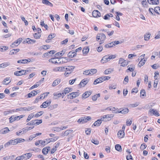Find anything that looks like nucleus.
<instances>
[{
	"label": "nucleus",
	"instance_id": "f257e3e1",
	"mask_svg": "<svg viewBox=\"0 0 160 160\" xmlns=\"http://www.w3.org/2000/svg\"><path fill=\"white\" fill-rule=\"evenodd\" d=\"M119 43L120 42L119 41H115L106 44L105 45V47L107 48H110Z\"/></svg>",
	"mask_w": 160,
	"mask_h": 160
},
{
	"label": "nucleus",
	"instance_id": "f03ea898",
	"mask_svg": "<svg viewBox=\"0 0 160 160\" xmlns=\"http://www.w3.org/2000/svg\"><path fill=\"white\" fill-rule=\"evenodd\" d=\"M80 93L79 92H72L69 94L68 96L69 97L68 98L70 99H72L78 96Z\"/></svg>",
	"mask_w": 160,
	"mask_h": 160
},
{
	"label": "nucleus",
	"instance_id": "7ed1b4c3",
	"mask_svg": "<svg viewBox=\"0 0 160 160\" xmlns=\"http://www.w3.org/2000/svg\"><path fill=\"white\" fill-rule=\"evenodd\" d=\"M17 144L16 139L14 140H10L8 142L6 143L4 146L5 147H7L10 145H16Z\"/></svg>",
	"mask_w": 160,
	"mask_h": 160
},
{
	"label": "nucleus",
	"instance_id": "20e7f679",
	"mask_svg": "<svg viewBox=\"0 0 160 160\" xmlns=\"http://www.w3.org/2000/svg\"><path fill=\"white\" fill-rule=\"evenodd\" d=\"M64 67L65 68V71L68 72H71V73L75 68V67L74 66H68Z\"/></svg>",
	"mask_w": 160,
	"mask_h": 160
},
{
	"label": "nucleus",
	"instance_id": "39448f33",
	"mask_svg": "<svg viewBox=\"0 0 160 160\" xmlns=\"http://www.w3.org/2000/svg\"><path fill=\"white\" fill-rule=\"evenodd\" d=\"M51 101L50 100H47V101L44 102L40 106L41 108H45L47 107L50 105L51 103Z\"/></svg>",
	"mask_w": 160,
	"mask_h": 160
},
{
	"label": "nucleus",
	"instance_id": "423d86ee",
	"mask_svg": "<svg viewBox=\"0 0 160 160\" xmlns=\"http://www.w3.org/2000/svg\"><path fill=\"white\" fill-rule=\"evenodd\" d=\"M88 82V80L87 78H85L82 80L80 83L78 84L80 87H84Z\"/></svg>",
	"mask_w": 160,
	"mask_h": 160
},
{
	"label": "nucleus",
	"instance_id": "0eeeda50",
	"mask_svg": "<svg viewBox=\"0 0 160 160\" xmlns=\"http://www.w3.org/2000/svg\"><path fill=\"white\" fill-rule=\"evenodd\" d=\"M92 15L95 18L100 17L101 16V13L98 11L94 10L92 12Z\"/></svg>",
	"mask_w": 160,
	"mask_h": 160
},
{
	"label": "nucleus",
	"instance_id": "6e6552de",
	"mask_svg": "<svg viewBox=\"0 0 160 160\" xmlns=\"http://www.w3.org/2000/svg\"><path fill=\"white\" fill-rule=\"evenodd\" d=\"M50 147H46L42 149V152L43 154L46 155L48 154V152L50 151Z\"/></svg>",
	"mask_w": 160,
	"mask_h": 160
},
{
	"label": "nucleus",
	"instance_id": "1a4fd4ad",
	"mask_svg": "<svg viewBox=\"0 0 160 160\" xmlns=\"http://www.w3.org/2000/svg\"><path fill=\"white\" fill-rule=\"evenodd\" d=\"M24 70H21L19 71H16L14 72V75L17 76H21L25 75V73H24Z\"/></svg>",
	"mask_w": 160,
	"mask_h": 160
},
{
	"label": "nucleus",
	"instance_id": "9d476101",
	"mask_svg": "<svg viewBox=\"0 0 160 160\" xmlns=\"http://www.w3.org/2000/svg\"><path fill=\"white\" fill-rule=\"evenodd\" d=\"M109 61L108 55H106L102 57L101 60V62L102 63H106Z\"/></svg>",
	"mask_w": 160,
	"mask_h": 160
},
{
	"label": "nucleus",
	"instance_id": "9b49d317",
	"mask_svg": "<svg viewBox=\"0 0 160 160\" xmlns=\"http://www.w3.org/2000/svg\"><path fill=\"white\" fill-rule=\"evenodd\" d=\"M92 93V92L90 91H87V92H85L82 95V98H86L88 97L89 96H90Z\"/></svg>",
	"mask_w": 160,
	"mask_h": 160
},
{
	"label": "nucleus",
	"instance_id": "f8f14e48",
	"mask_svg": "<svg viewBox=\"0 0 160 160\" xmlns=\"http://www.w3.org/2000/svg\"><path fill=\"white\" fill-rule=\"evenodd\" d=\"M19 117H14V116H12L9 118V120L10 122H12L14 121L15 120H20V118H19Z\"/></svg>",
	"mask_w": 160,
	"mask_h": 160
},
{
	"label": "nucleus",
	"instance_id": "ddd939ff",
	"mask_svg": "<svg viewBox=\"0 0 160 160\" xmlns=\"http://www.w3.org/2000/svg\"><path fill=\"white\" fill-rule=\"evenodd\" d=\"M42 2L46 5L51 7H52L53 6V4L48 0H42Z\"/></svg>",
	"mask_w": 160,
	"mask_h": 160
},
{
	"label": "nucleus",
	"instance_id": "4468645a",
	"mask_svg": "<svg viewBox=\"0 0 160 160\" xmlns=\"http://www.w3.org/2000/svg\"><path fill=\"white\" fill-rule=\"evenodd\" d=\"M32 154L31 153H28L26 154H24L22 155L24 157V159L25 160H27L30 158L32 156Z\"/></svg>",
	"mask_w": 160,
	"mask_h": 160
},
{
	"label": "nucleus",
	"instance_id": "2eb2a0df",
	"mask_svg": "<svg viewBox=\"0 0 160 160\" xmlns=\"http://www.w3.org/2000/svg\"><path fill=\"white\" fill-rule=\"evenodd\" d=\"M124 132L123 130L119 131L118 133V136L119 138H122L124 137Z\"/></svg>",
	"mask_w": 160,
	"mask_h": 160
},
{
	"label": "nucleus",
	"instance_id": "dca6fc26",
	"mask_svg": "<svg viewBox=\"0 0 160 160\" xmlns=\"http://www.w3.org/2000/svg\"><path fill=\"white\" fill-rule=\"evenodd\" d=\"M77 53L76 52L72 51L70 52L68 54V57L70 58H72L76 55Z\"/></svg>",
	"mask_w": 160,
	"mask_h": 160
},
{
	"label": "nucleus",
	"instance_id": "f3484780",
	"mask_svg": "<svg viewBox=\"0 0 160 160\" xmlns=\"http://www.w3.org/2000/svg\"><path fill=\"white\" fill-rule=\"evenodd\" d=\"M54 70L55 71L62 72L65 71V68L64 67H57L54 68Z\"/></svg>",
	"mask_w": 160,
	"mask_h": 160
},
{
	"label": "nucleus",
	"instance_id": "a211bd4d",
	"mask_svg": "<svg viewBox=\"0 0 160 160\" xmlns=\"http://www.w3.org/2000/svg\"><path fill=\"white\" fill-rule=\"evenodd\" d=\"M19 51L20 49H12L10 51L9 54L11 55L16 54Z\"/></svg>",
	"mask_w": 160,
	"mask_h": 160
},
{
	"label": "nucleus",
	"instance_id": "6ab92c4d",
	"mask_svg": "<svg viewBox=\"0 0 160 160\" xmlns=\"http://www.w3.org/2000/svg\"><path fill=\"white\" fill-rule=\"evenodd\" d=\"M60 82L61 80L60 79L58 78L56 79L53 81L52 84V86L53 87L56 86V85L59 84V83H60Z\"/></svg>",
	"mask_w": 160,
	"mask_h": 160
},
{
	"label": "nucleus",
	"instance_id": "aec40b11",
	"mask_svg": "<svg viewBox=\"0 0 160 160\" xmlns=\"http://www.w3.org/2000/svg\"><path fill=\"white\" fill-rule=\"evenodd\" d=\"M129 112V110L127 108H125L119 111V113H121L123 114H126L128 113Z\"/></svg>",
	"mask_w": 160,
	"mask_h": 160
},
{
	"label": "nucleus",
	"instance_id": "412c9836",
	"mask_svg": "<svg viewBox=\"0 0 160 160\" xmlns=\"http://www.w3.org/2000/svg\"><path fill=\"white\" fill-rule=\"evenodd\" d=\"M10 131L8 128H4L3 129L0 130V132L3 134H5L7 133L8 132Z\"/></svg>",
	"mask_w": 160,
	"mask_h": 160
},
{
	"label": "nucleus",
	"instance_id": "4be33fe9",
	"mask_svg": "<svg viewBox=\"0 0 160 160\" xmlns=\"http://www.w3.org/2000/svg\"><path fill=\"white\" fill-rule=\"evenodd\" d=\"M78 122L79 123H82L86 122V120L85 117H82L80 118L78 120Z\"/></svg>",
	"mask_w": 160,
	"mask_h": 160
},
{
	"label": "nucleus",
	"instance_id": "5701e85b",
	"mask_svg": "<svg viewBox=\"0 0 160 160\" xmlns=\"http://www.w3.org/2000/svg\"><path fill=\"white\" fill-rule=\"evenodd\" d=\"M34 108V106H32V107H23V111H29L30 110H31Z\"/></svg>",
	"mask_w": 160,
	"mask_h": 160
},
{
	"label": "nucleus",
	"instance_id": "b1692460",
	"mask_svg": "<svg viewBox=\"0 0 160 160\" xmlns=\"http://www.w3.org/2000/svg\"><path fill=\"white\" fill-rule=\"evenodd\" d=\"M103 120H102L101 118L100 119H98L94 123L93 125L94 126H99L102 123V121Z\"/></svg>",
	"mask_w": 160,
	"mask_h": 160
},
{
	"label": "nucleus",
	"instance_id": "393cba45",
	"mask_svg": "<svg viewBox=\"0 0 160 160\" xmlns=\"http://www.w3.org/2000/svg\"><path fill=\"white\" fill-rule=\"evenodd\" d=\"M65 50H62L61 51L59 52L56 53L55 54L56 56L55 57H56L57 56H62L65 53Z\"/></svg>",
	"mask_w": 160,
	"mask_h": 160
},
{
	"label": "nucleus",
	"instance_id": "a878e982",
	"mask_svg": "<svg viewBox=\"0 0 160 160\" xmlns=\"http://www.w3.org/2000/svg\"><path fill=\"white\" fill-rule=\"evenodd\" d=\"M11 80H10V78H5L3 82V83L5 85H8L10 82Z\"/></svg>",
	"mask_w": 160,
	"mask_h": 160
},
{
	"label": "nucleus",
	"instance_id": "bb28decb",
	"mask_svg": "<svg viewBox=\"0 0 160 160\" xmlns=\"http://www.w3.org/2000/svg\"><path fill=\"white\" fill-rule=\"evenodd\" d=\"M34 121V125H37L41 123L42 122V119H36Z\"/></svg>",
	"mask_w": 160,
	"mask_h": 160
},
{
	"label": "nucleus",
	"instance_id": "cd10ccee",
	"mask_svg": "<svg viewBox=\"0 0 160 160\" xmlns=\"http://www.w3.org/2000/svg\"><path fill=\"white\" fill-rule=\"evenodd\" d=\"M89 48L88 47H85L83 48L82 52L83 54H87L89 52Z\"/></svg>",
	"mask_w": 160,
	"mask_h": 160
},
{
	"label": "nucleus",
	"instance_id": "c85d7f7f",
	"mask_svg": "<svg viewBox=\"0 0 160 160\" xmlns=\"http://www.w3.org/2000/svg\"><path fill=\"white\" fill-rule=\"evenodd\" d=\"M72 88L68 87L66 88L64 90V94H66L69 92L72 91Z\"/></svg>",
	"mask_w": 160,
	"mask_h": 160
},
{
	"label": "nucleus",
	"instance_id": "c756f323",
	"mask_svg": "<svg viewBox=\"0 0 160 160\" xmlns=\"http://www.w3.org/2000/svg\"><path fill=\"white\" fill-rule=\"evenodd\" d=\"M113 71V69L109 68L108 69L104 71V73L105 74H108L111 73Z\"/></svg>",
	"mask_w": 160,
	"mask_h": 160
},
{
	"label": "nucleus",
	"instance_id": "7c9ffc66",
	"mask_svg": "<svg viewBox=\"0 0 160 160\" xmlns=\"http://www.w3.org/2000/svg\"><path fill=\"white\" fill-rule=\"evenodd\" d=\"M100 97V94L98 93L93 96L92 97V99L93 101H95L97 100L98 98Z\"/></svg>",
	"mask_w": 160,
	"mask_h": 160
},
{
	"label": "nucleus",
	"instance_id": "2f4dec72",
	"mask_svg": "<svg viewBox=\"0 0 160 160\" xmlns=\"http://www.w3.org/2000/svg\"><path fill=\"white\" fill-rule=\"evenodd\" d=\"M111 111H112L113 113H119V110H118L117 108L112 107Z\"/></svg>",
	"mask_w": 160,
	"mask_h": 160
},
{
	"label": "nucleus",
	"instance_id": "473e14b6",
	"mask_svg": "<svg viewBox=\"0 0 160 160\" xmlns=\"http://www.w3.org/2000/svg\"><path fill=\"white\" fill-rule=\"evenodd\" d=\"M73 131V130H68L66 131L64 134H63V136H67L69 134L71 133Z\"/></svg>",
	"mask_w": 160,
	"mask_h": 160
},
{
	"label": "nucleus",
	"instance_id": "72a5a7b5",
	"mask_svg": "<svg viewBox=\"0 0 160 160\" xmlns=\"http://www.w3.org/2000/svg\"><path fill=\"white\" fill-rule=\"evenodd\" d=\"M56 58H58L57 57H55V58H52L49 59V62H51L53 63L57 64V60H56Z\"/></svg>",
	"mask_w": 160,
	"mask_h": 160
},
{
	"label": "nucleus",
	"instance_id": "f704fd0d",
	"mask_svg": "<svg viewBox=\"0 0 160 160\" xmlns=\"http://www.w3.org/2000/svg\"><path fill=\"white\" fill-rule=\"evenodd\" d=\"M154 12L157 14H159L160 12V7H156L154 8Z\"/></svg>",
	"mask_w": 160,
	"mask_h": 160
},
{
	"label": "nucleus",
	"instance_id": "c9c22d12",
	"mask_svg": "<svg viewBox=\"0 0 160 160\" xmlns=\"http://www.w3.org/2000/svg\"><path fill=\"white\" fill-rule=\"evenodd\" d=\"M151 34L150 33H147L144 35V39L146 41L148 40Z\"/></svg>",
	"mask_w": 160,
	"mask_h": 160
},
{
	"label": "nucleus",
	"instance_id": "e433bc0d",
	"mask_svg": "<svg viewBox=\"0 0 160 160\" xmlns=\"http://www.w3.org/2000/svg\"><path fill=\"white\" fill-rule=\"evenodd\" d=\"M19 44V42L17 40L11 44V46L12 48H14L16 46H18Z\"/></svg>",
	"mask_w": 160,
	"mask_h": 160
},
{
	"label": "nucleus",
	"instance_id": "4c0bfd02",
	"mask_svg": "<svg viewBox=\"0 0 160 160\" xmlns=\"http://www.w3.org/2000/svg\"><path fill=\"white\" fill-rule=\"evenodd\" d=\"M102 82H101V79L99 78H97L93 82V84L94 85H96L97 84L101 83Z\"/></svg>",
	"mask_w": 160,
	"mask_h": 160
},
{
	"label": "nucleus",
	"instance_id": "58836bf2",
	"mask_svg": "<svg viewBox=\"0 0 160 160\" xmlns=\"http://www.w3.org/2000/svg\"><path fill=\"white\" fill-rule=\"evenodd\" d=\"M116 149L118 151L120 152L122 150L121 146L119 144H117L115 146Z\"/></svg>",
	"mask_w": 160,
	"mask_h": 160
},
{
	"label": "nucleus",
	"instance_id": "ea45409f",
	"mask_svg": "<svg viewBox=\"0 0 160 160\" xmlns=\"http://www.w3.org/2000/svg\"><path fill=\"white\" fill-rule=\"evenodd\" d=\"M97 70L95 69H92L90 70V75H92L96 73L97 72Z\"/></svg>",
	"mask_w": 160,
	"mask_h": 160
},
{
	"label": "nucleus",
	"instance_id": "a19ab883",
	"mask_svg": "<svg viewBox=\"0 0 160 160\" xmlns=\"http://www.w3.org/2000/svg\"><path fill=\"white\" fill-rule=\"evenodd\" d=\"M159 0H154L153 1H152L151 3H150V4L153 5H158L159 4Z\"/></svg>",
	"mask_w": 160,
	"mask_h": 160
},
{
	"label": "nucleus",
	"instance_id": "79ce46f5",
	"mask_svg": "<svg viewBox=\"0 0 160 160\" xmlns=\"http://www.w3.org/2000/svg\"><path fill=\"white\" fill-rule=\"evenodd\" d=\"M128 68L127 70H128L130 71H133L135 69L134 66L132 65H131L130 66H128Z\"/></svg>",
	"mask_w": 160,
	"mask_h": 160
},
{
	"label": "nucleus",
	"instance_id": "37998d69",
	"mask_svg": "<svg viewBox=\"0 0 160 160\" xmlns=\"http://www.w3.org/2000/svg\"><path fill=\"white\" fill-rule=\"evenodd\" d=\"M21 18L22 20L24 22L25 25L27 26L28 25V22L27 20L25 19V18L23 16H21Z\"/></svg>",
	"mask_w": 160,
	"mask_h": 160
},
{
	"label": "nucleus",
	"instance_id": "c03bdc74",
	"mask_svg": "<svg viewBox=\"0 0 160 160\" xmlns=\"http://www.w3.org/2000/svg\"><path fill=\"white\" fill-rule=\"evenodd\" d=\"M16 140L17 141V144L18 143H19L21 142H23L25 141V140L23 139H22L21 138H16Z\"/></svg>",
	"mask_w": 160,
	"mask_h": 160
},
{
	"label": "nucleus",
	"instance_id": "a18cd8bd",
	"mask_svg": "<svg viewBox=\"0 0 160 160\" xmlns=\"http://www.w3.org/2000/svg\"><path fill=\"white\" fill-rule=\"evenodd\" d=\"M91 141L92 143H94L95 145H98L99 143V142L98 140L93 139H92L91 140Z\"/></svg>",
	"mask_w": 160,
	"mask_h": 160
},
{
	"label": "nucleus",
	"instance_id": "49530a36",
	"mask_svg": "<svg viewBox=\"0 0 160 160\" xmlns=\"http://www.w3.org/2000/svg\"><path fill=\"white\" fill-rule=\"evenodd\" d=\"M108 57L109 59V61L111 59H114L116 58V56L115 55H108Z\"/></svg>",
	"mask_w": 160,
	"mask_h": 160
},
{
	"label": "nucleus",
	"instance_id": "de8ad7c7",
	"mask_svg": "<svg viewBox=\"0 0 160 160\" xmlns=\"http://www.w3.org/2000/svg\"><path fill=\"white\" fill-rule=\"evenodd\" d=\"M43 113L42 111H40L37 113L35 115V117L38 118L41 116Z\"/></svg>",
	"mask_w": 160,
	"mask_h": 160
},
{
	"label": "nucleus",
	"instance_id": "09e8293b",
	"mask_svg": "<svg viewBox=\"0 0 160 160\" xmlns=\"http://www.w3.org/2000/svg\"><path fill=\"white\" fill-rule=\"evenodd\" d=\"M116 85L115 84L109 85V88L110 89H115L116 88Z\"/></svg>",
	"mask_w": 160,
	"mask_h": 160
},
{
	"label": "nucleus",
	"instance_id": "8fccbe9b",
	"mask_svg": "<svg viewBox=\"0 0 160 160\" xmlns=\"http://www.w3.org/2000/svg\"><path fill=\"white\" fill-rule=\"evenodd\" d=\"M109 117L110 116H109V114H108L102 116L101 118V119H102V120H104V119H107V120L109 121L108 119H109Z\"/></svg>",
	"mask_w": 160,
	"mask_h": 160
},
{
	"label": "nucleus",
	"instance_id": "3c124183",
	"mask_svg": "<svg viewBox=\"0 0 160 160\" xmlns=\"http://www.w3.org/2000/svg\"><path fill=\"white\" fill-rule=\"evenodd\" d=\"M141 60L139 62V63L138 64V66L140 67H141L142 66L145 64V62H143L142 58H141Z\"/></svg>",
	"mask_w": 160,
	"mask_h": 160
},
{
	"label": "nucleus",
	"instance_id": "603ef678",
	"mask_svg": "<svg viewBox=\"0 0 160 160\" xmlns=\"http://www.w3.org/2000/svg\"><path fill=\"white\" fill-rule=\"evenodd\" d=\"M41 34L38 33H35L34 34V37L36 39L39 38L41 37Z\"/></svg>",
	"mask_w": 160,
	"mask_h": 160
},
{
	"label": "nucleus",
	"instance_id": "864d4df0",
	"mask_svg": "<svg viewBox=\"0 0 160 160\" xmlns=\"http://www.w3.org/2000/svg\"><path fill=\"white\" fill-rule=\"evenodd\" d=\"M17 62L19 63L27 64V62H25V59H21L18 60Z\"/></svg>",
	"mask_w": 160,
	"mask_h": 160
},
{
	"label": "nucleus",
	"instance_id": "5fc2aeb1",
	"mask_svg": "<svg viewBox=\"0 0 160 160\" xmlns=\"http://www.w3.org/2000/svg\"><path fill=\"white\" fill-rule=\"evenodd\" d=\"M140 95L142 96H146V92L145 90L144 89H142L141 91L140 92Z\"/></svg>",
	"mask_w": 160,
	"mask_h": 160
},
{
	"label": "nucleus",
	"instance_id": "6e6d98bb",
	"mask_svg": "<svg viewBox=\"0 0 160 160\" xmlns=\"http://www.w3.org/2000/svg\"><path fill=\"white\" fill-rule=\"evenodd\" d=\"M8 49V47L6 46H2L0 48V50L2 51H5Z\"/></svg>",
	"mask_w": 160,
	"mask_h": 160
},
{
	"label": "nucleus",
	"instance_id": "4d7b16f0",
	"mask_svg": "<svg viewBox=\"0 0 160 160\" xmlns=\"http://www.w3.org/2000/svg\"><path fill=\"white\" fill-rule=\"evenodd\" d=\"M55 37V34H50L48 37V40H51Z\"/></svg>",
	"mask_w": 160,
	"mask_h": 160
},
{
	"label": "nucleus",
	"instance_id": "13d9d810",
	"mask_svg": "<svg viewBox=\"0 0 160 160\" xmlns=\"http://www.w3.org/2000/svg\"><path fill=\"white\" fill-rule=\"evenodd\" d=\"M41 25L42 26H44V28L47 29H48V26L47 24H45L44 22H41Z\"/></svg>",
	"mask_w": 160,
	"mask_h": 160
},
{
	"label": "nucleus",
	"instance_id": "bf43d9fd",
	"mask_svg": "<svg viewBox=\"0 0 160 160\" xmlns=\"http://www.w3.org/2000/svg\"><path fill=\"white\" fill-rule=\"evenodd\" d=\"M58 137H56L52 138H50V140L51 142H52L56 141L58 139Z\"/></svg>",
	"mask_w": 160,
	"mask_h": 160
},
{
	"label": "nucleus",
	"instance_id": "052dcab7",
	"mask_svg": "<svg viewBox=\"0 0 160 160\" xmlns=\"http://www.w3.org/2000/svg\"><path fill=\"white\" fill-rule=\"evenodd\" d=\"M132 121L131 120L129 121V119H127L126 122V124L127 126H130L132 123Z\"/></svg>",
	"mask_w": 160,
	"mask_h": 160
},
{
	"label": "nucleus",
	"instance_id": "680f3d73",
	"mask_svg": "<svg viewBox=\"0 0 160 160\" xmlns=\"http://www.w3.org/2000/svg\"><path fill=\"white\" fill-rule=\"evenodd\" d=\"M41 145L43 146H45L47 144V142H46V140L43 141L41 140Z\"/></svg>",
	"mask_w": 160,
	"mask_h": 160
},
{
	"label": "nucleus",
	"instance_id": "e2e57ef3",
	"mask_svg": "<svg viewBox=\"0 0 160 160\" xmlns=\"http://www.w3.org/2000/svg\"><path fill=\"white\" fill-rule=\"evenodd\" d=\"M83 74H85L86 75H90V70H87L85 71L83 73Z\"/></svg>",
	"mask_w": 160,
	"mask_h": 160
},
{
	"label": "nucleus",
	"instance_id": "0e129e2a",
	"mask_svg": "<svg viewBox=\"0 0 160 160\" xmlns=\"http://www.w3.org/2000/svg\"><path fill=\"white\" fill-rule=\"evenodd\" d=\"M101 39L104 41L106 38L105 35L103 33H100Z\"/></svg>",
	"mask_w": 160,
	"mask_h": 160
},
{
	"label": "nucleus",
	"instance_id": "69168bd1",
	"mask_svg": "<svg viewBox=\"0 0 160 160\" xmlns=\"http://www.w3.org/2000/svg\"><path fill=\"white\" fill-rule=\"evenodd\" d=\"M42 47L43 49H44L45 50H47L49 49L50 48V46L49 45H43Z\"/></svg>",
	"mask_w": 160,
	"mask_h": 160
},
{
	"label": "nucleus",
	"instance_id": "338daca9",
	"mask_svg": "<svg viewBox=\"0 0 160 160\" xmlns=\"http://www.w3.org/2000/svg\"><path fill=\"white\" fill-rule=\"evenodd\" d=\"M16 134L17 136H19L20 135H22L23 133V132L22 130H20L19 132H17L16 133Z\"/></svg>",
	"mask_w": 160,
	"mask_h": 160
},
{
	"label": "nucleus",
	"instance_id": "774afa93",
	"mask_svg": "<svg viewBox=\"0 0 160 160\" xmlns=\"http://www.w3.org/2000/svg\"><path fill=\"white\" fill-rule=\"evenodd\" d=\"M68 41V38H66L65 40H64L62 42H61V44H66Z\"/></svg>",
	"mask_w": 160,
	"mask_h": 160
}]
</instances>
